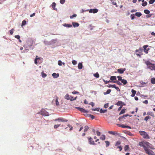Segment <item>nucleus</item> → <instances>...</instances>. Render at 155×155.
Wrapping results in <instances>:
<instances>
[{
  "instance_id": "dca6fc26",
  "label": "nucleus",
  "mask_w": 155,
  "mask_h": 155,
  "mask_svg": "<svg viewBox=\"0 0 155 155\" xmlns=\"http://www.w3.org/2000/svg\"><path fill=\"white\" fill-rule=\"evenodd\" d=\"M142 2H143L142 4V5L143 6H145L147 4V2L146 1H144V0H142Z\"/></svg>"
},
{
  "instance_id": "4d7b16f0",
  "label": "nucleus",
  "mask_w": 155,
  "mask_h": 155,
  "mask_svg": "<svg viewBox=\"0 0 155 155\" xmlns=\"http://www.w3.org/2000/svg\"><path fill=\"white\" fill-rule=\"evenodd\" d=\"M15 37L16 38H17L18 39H19L20 38V36L19 35H15Z\"/></svg>"
},
{
  "instance_id": "9d476101",
  "label": "nucleus",
  "mask_w": 155,
  "mask_h": 155,
  "mask_svg": "<svg viewBox=\"0 0 155 155\" xmlns=\"http://www.w3.org/2000/svg\"><path fill=\"white\" fill-rule=\"evenodd\" d=\"M76 108L78 110H79L80 111H81L83 113H87V112L86 110H85L84 109H83L82 108H80V107H76Z\"/></svg>"
},
{
  "instance_id": "473e14b6",
  "label": "nucleus",
  "mask_w": 155,
  "mask_h": 155,
  "mask_svg": "<svg viewBox=\"0 0 155 155\" xmlns=\"http://www.w3.org/2000/svg\"><path fill=\"white\" fill-rule=\"evenodd\" d=\"M55 103H56V105L57 106H58L59 104V102L58 101V97H57V98L56 99Z\"/></svg>"
},
{
  "instance_id": "4c0bfd02",
  "label": "nucleus",
  "mask_w": 155,
  "mask_h": 155,
  "mask_svg": "<svg viewBox=\"0 0 155 155\" xmlns=\"http://www.w3.org/2000/svg\"><path fill=\"white\" fill-rule=\"evenodd\" d=\"M120 143H121V142L120 141H117L115 144V146L117 147H119L118 146L120 144Z\"/></svg>"
},
{
  "instance_id": "c9c22d12",
  "label": "nucleus",
  "mask_w": 155,
  "mask_h": 155,
  "mask_svg": "<svg viewBox=\"0 0 155 155\" xmlns=\"http://www.w3.org/2000/svg\"><path fill=\"white\" fill-rule=\"evenodd\" d=\"M107 111V110H103L102 109H101L100 110V112L101 113H104L106 112Z\"/></svg>"
},
{
  "instance_id": "a18cd8bd",
  "label": "nucleus",
  "mask_w": 155,
  "mask_h": 155,
  "mask_svg": "<svg viewBox=\"0 0 155 155\" xmlns=\"http://www.w3.org/2000/svg\"><path fill=\"white\" fill-rule=\"evenodd\" d=\"M26 21L25 20H23L22 23V25L21 26H23L25 25L26 24Z\"/></svg>"
},
{
  "instance_id": "6ab92c4d",
  "label": "nucleus",
  "mask_w": 155,
  "mask_h": 155,
  "mask_svg": "<svg viewBox=\"0 0 155 155\" xmlns=\"http://www.w3.org/2000/svg\"><path fill=\"white\" fill-rule=\"evenodd\" d=\"M83 65L81 63H79L78 65V68L80 69L82 68Z\"/></svg>"
},
{
  "instance_id": "6e6552de",
  "label": "nucleus",
  "mask_w": 155,
  "mask_h": 155,
  "mask_svg": "<svg viewBox=\"0 0 155 155\" xmlns=\"http://www.w3.org/2000/svg\"><path fill=\"white\" fill-rule=\"evenodd\" d=\"M148 46V45H145L143 47L144 49V51L146 54H147L148 53V51L150 49L149 48H147Z\"/></svg>"
},
{
  "instance_id": "72a5a7b5",
  "label": "nucleus",
  "mask_w": 155,
  "mask_h": 155,
  "mask_svg": "<svg viewBox=\"0 0 155 155\" xmlns=\"http://www.w3.org/2000/svg\"><path fill=\"white\" fill-rule=\"evenodd\" d=\"M94 76L96 78H98L99 77V75L98 73L97 72L94 74Z\"/></svg>"
},
{
  "instance_id": "58836bf2",
  "label": "nucleus",
  "mask_w": 155,
  "mask_h": 155,
  "mask_svg": "<svg viewBox=\"0 0 155 155\" xmlns=\"http://www.w3.org/2000/svg\"><path fill=\"white\" fill-rule=\"evenodd\" d=\"M123 103V102L121 101H118L116 104V105H117V106H120L121 104H122Z\"/></svg>"
},
{
  "instance_id": "6e6d98bb",
  "label": "nucleus",
  "mask_w": 155,
  "mask_h": 155,
  "mask_svg": "<svg viewBox=\"0 0 155 155\" xmlns=\"http://www.w3.org/2000/svg\"><path fill=\"white\" fill-rule=\"evenodd\" d=\"M65 0H60V2L61 4H63L65 2Z\"/></svg>"
},
{
  "instance_id": "aec40b11",
  "label": "nucleus",
  "mask_w": 155,
  "mask_h": 155,
  "mask_svg": "<svg viewBox=\"0 0 155 155\" xmlns=\"http://www.w3.org/2000/svg\"><path fill=\"white\" fill-rule=\"evenodd\" d=\"M55 6H56V3L55 2H53L52 4V7L53 8V9L54 10H57V9L56 8H55Z\"/></svg>"
},
{
  "instance_id": "680f3d73",
  "label": "nucleus",
  "mask_w": 155,
  "mask_h": 155,
  "mask_svg": "<svg viewBox=\"0 0 155 155\" xmlns=\"http://www.w3.org/2000/svg\"><path fill=\"white\" fill-rule=\"evenodd\" d=\"M89 104L91 105L92 107H94V103H93L92 102H91Z\"/></svg>"
},
{
  "instance_id": "f257e3e1",
  "label": "nucleus",
  "mask_w": 155,
  "mask_h": 155,
  "mask_svg": "<svg viewBox=\"0 0 155 155\" xmlns=\"http://www.w3.org/2000/svg\"><path fill=\"white\" fill-rule=\"evenodd\" d=\"M139 144L140 146L142 147L143 148L147 154L148 155H154V152L148 149L149 148L152 149H154L153 146L149 143L145 141H143L140 142Z\"/></svg>"
},
{
  "instance_id": "09e8293b",
  "label": "nucleus",
  "mask_w": 155,
  "mask_h": 155,
  "mask_svg": "<svg viewBox=\"0 0 155 155\" xmlns=\"http://www.w3.org/2000/svg\"><path fill=\"white\" fill-rule=\"evenodd\" d=\"M62 62L60 60H59L58 61V64L59 66H61L62 65Z\"/></svg>"
},
{
  "instance_id": "f704fd0d",
  "label": "nucleus",
  "mask_w": 155,
  "mask_h": 155,
  "mask_svg": "<svg viewBox=\"0 0 155 155\" xmlns=\"http://www.w3.org/2000/svg\"><path fill=\"white\" fill-rule=\"evenodd\" d=\"M129 148V146L128 145H126L124 147V150L125 151H127Z\"/></svg>"
},
{
  "instance_id": "1a4fd4ad",
  "label": "nucleus",
  "mask_w": 155,
  "mask_h": 155,
  "mask_svg": "<svg viewBox=\"0 0 155 155\" xmlns=\"http://www.w3.org/2000/svg\"><path fill=\"white\" fill-rule=\"evenodd\" d=\"M126 70L125 68H121L118 69L117 70V72L120 74H123L124 72Z\"/></svg>"
},
{
  "instance_id": "37998d69",
  "label": "nucleus",
  "mask_w": 155,
  "mask_h": 155,
  "mask_svg": "<svg viewBox=\"0 0 155 155\" xmlns=\"http://www.w3.org/2000/svg\"><path fill=\"white\" fill-rule=\"evenodd\" d=\"M105 142L106 143V147H107L109 146L110 145V143L108 141H105Z\"/></svg>"
},
{
  "instance_id": "393cba45",
  "label": "nucleus",
  "mask_w": 155,
  "mask_h": 155,
  "mask_svg": "<svg viewBox=\"0 0 155 155\" xmlns=\"http://www.w3.org/2000/svg\"><path fill=\"white\" fill-rule=\"evenodd\" d=\"M65 27H67L68 28L71 27H72V25H70L68 24H64L63 25Z\"/></svg>"
},
{
  "instance_id": "bb28decb",
  "label": "nucleus",
  "mask_w": 155,
  "mask_h": 155,
  "mask_svg": "<svg viewBox=\"0 0 155 155\" xmlns=\"http://www.w3.org/2000/svg\"><path fill=\"white\" fill-rule=\"evenodd\" d=\"M111 92V90L110 89H108L107 90V91L106 92H105L104 93V95H106L107 94H109Z\"/></svg>"
},
{
  "instance_id": "c03bdc74",
  "label": "nucleus",
  "mask_w": 155,
  "mask_h": 155,
  "mask_svg": "<svg viewBox=\"0 0 155 155\" xmlns=\"http://www.w3.org/2000/svg\"><path fill=\"white\" fill-rule=\"evenodd\" d=\"M155 2V0H150L149 1L150 4H152Z\"/></svg>"
},
{
  "instance_id": "864d4df0",
  "label": "nucleus",
  "mask_w": 155,
  "mask_h": 155,
  "mask_svg": "<svg viewBox=\"0 0 155 155\" xmlns=\"http://www.w3.org/2000/svg\"><path fill=\"white\" fill-rule=\"evenodd\" d=\"M68 126L69 127H70V130L71 131V130H72L73 128V127L72 126L70 125V124H68Z\"/></svg>"
},
{
  "instance_id": "3c124183",
  "label": "nucleus",
  "mask_w": 155,
  "mask_h": 155,
  "mask_svg": "<svg viewBox=\"0 0 155 155\" xmlns=\"http://www.w3.org/2000/svg\"><path fill=\"white\" fill-rule=\"evenodd\" d=\"M117 78H118V81H121L122 80V77L121 76H118L117 77Z\"/></svg>"
},
{
  "instance_id": "79ce46f5",
  "label": "nucleus",
  "mask_w": 155,
  "mask_h": 155,
  "mask_svg": "<svg viewBox=\"0 0 155 155\" xmlns=\"http://www.w3.org/2000/svg\"><path fill=\"white\" fill-rule=\"evenodd\" d=\"M98 10L97 9H92V12L93 13H95L98 12Z\"/></svg>"
},
{
  "instance_id": "39448f33",
  "label": "nucleus",
  "mask_w": 155,
  "mask_h": 155,
  "mask_svg": "<svg viewBox=\"0 0 155 155\" xmlns=\"http://www.w3.org/2000/svg\"><path fill=\"white\" fill-rule=\"evenodd\" d=\"M55 121H58L59 122H67L68 121V120L62 117H60L58 119H55L54 120Z\"/></svg>"
},
{
  "instance_id": "13d9d810",
  "label": "nucleus",
  "mask_w": 155,
  "mask_h": 155,
  "mask_svg": "<svg viewBox=\"0 0 155 155\" xmlns=\"http://www.w3.org/2000/svg\"><path fill=\"white\" fill-rule=\"evenodd\" d=\"M108 103H107L104 104V107L105 108H106L108 107Z\"/></svg>"
},
{
  "instance_id": "20e7f679",
  "label": "nucleus",
  "mask_w": 155,
  "mask_h": 155,
  "mask_svg": "<svg viewBox=\"0 0 155 155\" xmlns=\"http://www.w3.org/2000/svg\"><path fill=\"white\" fill-rule=\"evenodd\" d=\"M135 51L136 54L139 57H141V55L143 54V49L141 48H140L139 49L136 50Z\"/></svg>"
},
{
  "instance_id": "9b49d317",
  "label": "nucleus",
  "mask_w": 155,
  "mask_h": 155,
  "mask_svg": "<svg viewBox=\"0 0 155 155\" xmlns=\"http://www.w3.org/2000/svg\"><path fill=\"white\" fill-rule=\"evenodd\" d=\"M108 133L110 134H111L114 135H115L118 134L117 133L116 131H108Z\"/></svg>"
},
{
  "instance_id": "0e129e2a",
  "label": "nucleus",
  "mask_w": 155,
  "mask_h": 155,
  "mask_svg": "<svg viewBox=\"0 0 155 155\" xmlns=\"http://www.w3.org/2000/svg\"><path fill=\"white\" fill-rule=\"evenodd\" d=\"M117 148H119V149H120V151L122 150V147L121 146H119V147H117Z\"/></svg>"
},
{
  "instance_id": "423d86ee",
  "label": "nucleus",
  "mask_w": 155,
  "mask_h": 155,
  "mask_svg": "<svg viewBox=\"0 0 155 155\" xmlns=\"http://www.w3.org/2000/svg\"><path fill=\"white\" fill-rule=\"evenodd\" d=\"M41 114L42 115H44L45 116H48L49 115V114L48 113L46 112L45 110L42 109L41 110Z\"/></svg>"
},
{
  "instance_id": "cd10ccee",
  "label": "nucleus",
  "mask_w": 155,
  "mask_h": 155,
  "mask_svg": "<svg viewBox=\"0 0 155 155\" xmlns=\"http://www.w3.org/2000/svg\"><path fill=\"white\" fill-rule=\"evenodd\" d=\"M84 132L87 131L89 129V127L87 126H85L84 127Z\"/></svg>"
},
{
  "instance_id": "4468645a",
  "label": "nucleus",
  "mask_w": 155,
  "mask_h": 155,
  "mask_svg": "<svg viewBox=\"0 0 155 155\" xmlns=\"http://www.w3.org/2000/svg\"><path fill=\"white\" fill-rule=\"evenodd\" d=\"M131 92L132 94H131V96L132 97H134L135 94L136 93V91L134 90V89H132L131 90Z\"/></svg>"
},
{
  "instance_id": "ea45409f",
  "label": "nucleus",
  "mask_w": 155,
  "mask_h": 155,
  "mask_svg": "<svg viewBox=\"0 0 155 155\" xmlns=\"http://www.w3.org/2000/svg\"><path fill=\"white\" fill-rule=\"evenodd\" d=\"M126 110L125 109H122L121 111L120 112L119 114H121L124 113L125 112V111Z\"/></svg>"
},
{
  "instance_id": "774afa93",
  "label": "nucleus",
  "mask_w": 155,
  "mask_h": 155,
  "mask_svg": "<svg viewBox=\"0 0 155 155\" xmlns=\"http://www.w3.org/2000/svg\"><path fill=\"white\" fill-rule=\"evenodd\" d=\"M115 88L117 90V91H120V89L118 87H117L116 86L115 87Z\"/></svg>"
},
{
  "instance_id": "c85d7f7f",
  "label": "nucleus",
  "mask_w": 155,
  "mask_h": 155,
  "mask_svg": "<svg viewBox=\"0 0 155 155\" xmlns=\"http://www.w3.org/2000/svg\"><path fill=\"white\" fill-rule=\"evenodd\" d=\"M105 136L104 135H102L100 137V139L104 140L105 139Z\"/></svg>"
},
{
  "instance_id": "ddd939ff",
  "label": "nucleus",
  "mask_w": 155,
  "mask_h": 155,
  "mask_svg": "<svg viewBox=\"0 0 155 155\" xmlns=\"http://www.w3.org/2000/svg\"><path fill=\"white\" fill-rule=\"evenodd\" d=\"M128 116H129L130 115L129 114L124 115L123 116H121L120 117H119V120L120 121H121L122 119H123V118Z\"/></svg>"
},
{
  "instance_id": "f03ea898",
  "label": "nucleus",
  "mask_w": 155,
  "mask_h": 155,
  "mask_svg": "<svg viewBox=\"0 0 155 155\" xmlns=\"http://www.w3.org/2000/svg\"><path fill=\"white\" fill-rule=\"evenodd\" d=\"M145 64L147 66V68L150 69L151 71H155V64H152L148 61H145Z\"/></svg>"
},
{
  "instance_id": "bf43d9fd",
  "label": "nucleus",
  "mask_w": 155,
  "mask_h": 155,
  "mask_svg": "<svg viewBox=\"0 0 155 155\" xmlns=\"http://www.w3.org/2000/svg\"><path fill=\"white\" fill-rule=\"evenodd\" d=\"M97 134L98 136H100L101 135V133L98 130L96 131Z\"/></svg>"
},
{
  "instance_id": "b1692460",
  "label": "nucleus",
  "mask_w": 155,
  "mask_h": 155,
  "mask_svg": "<svg viewBox=\"0 0 155 155\" xmlns=\"http://www.w3.org/2000/svg\"><path fill=\"white\" fill-rule=\"evenodd\" d=\"M147 115H151L153 116V117H154V114L152 112H148L147 113Z\"/></svg>"
},
{
  "instance_id": "052dcab7",
  "label": "nucleus",
  "mask_w": 155,
  "mask_h": 155,
  "mask_svg": "<svg viewBox=\"0 0 155 155\" xmlns=\"http://www.w3.org/2000/svg\"><path fill=\"white\" fill-rule=\"evenodd\" d=\"M89 117L91 118L92 119H94L95 118V117L94 115H91V114H90L89 115Z\"/></svg>"
},
{
  "instance_id": "69168bd1",
  "label": "nucleus",
  "mask_w": 155,
  "mask_h": 155,
  "mask_svg": "<svg viewBox=\"0 0 155 155\" xmlns=\"http://www.w3.org/2000/svg\"><path fill=\"white\" fill-rule=\"evenodd\" d=\"M143 103L144 104H147L148 103V101L147 100H146L145 101H143Z\"/></svg>"
},
{
  "instance_id": "49530a36",
  "label": "nucleus",
  "mask_w": 155,
  "mask_h": 155,
  "mask_svg": "<svg viewBox=\"0 0 155 155\" xmlns=\"http://www.w3.org/2000/svg\"><path fill=\"white\" fill-rule=\"evenodd\" d=\"M14 31V29L12 28L11 30L9 31V32L11 34V35H12Z\"/></svg>"
},
{
  "instance_id": "a211bd4d",
  "label": "nucleus",
  "mask_w": 155,
  "mask_h": 155,
  "mask_svg": "<svg viewBox=\"0 0 155 155\" xmlns=\"http://www.w3.org/2000/svg\"><path fill=\"white\" fill-rule=\"evenodd\" d=\"M70 96H69V94H66L65 95V96L64 97V98H65V99L68 100H70Z\"/></svg>"
},
{
  "instance_id": "603ef678",
  "label": "nucleus",
  "mask_w": 155,
  "mask_h": 155,
  "mask_svg": "<svg viewBox=\"0 0 155 155\" xmlns=\"http://www.w3.org/2000/svg\"><path fill=\"white\" fill-rule=\"evenodd\" d=\"M77 16V15L76 14H74L72 15V16H70V18H73L74 17H76Z\"/></svg>"
},
{
  "instance_id": "2eb2a0df",
  "label": "nucleus",
  "mask_w": 155,
  "mask_h": 155,
  "mask_svg": "<svg viewBox=\"0 0 155 155\" xmlns=\"http://www.w3.org/2000/svg\"><path fill=\"white\" fill-rule=\"evenodd\" d=\"M116 77L115 76H112L110 78V79L112 81V82H113V81H116Z\"/></svg>"
},
{
  "instance_id": "412c9836",
  "label": "nucleus",
  "mask_w": 155,
  "mask_h": 155,
  "mask_svg": "<svg viewBox=\"0 0 155 155\" xmlns=\"http://www.w3.org/2000/svg\"><path fill=\"white\" fill-rule=\"evenodd\" d=\"M135 15L138 17H140L142 15V14L139 12H137L135 13Z\"/></svg>"
},
{
  "instance_id": "a19ab883",
  "label": "nucleus",
  "mask_w": 155,
  "mask_h": 155,
  "mask_svg": "<svg viewBox=\"0 0 155 155\" xmlns=\"http://www.w3.org/2000/svg\"><path fill=\"white\" fill-rule=\"evenodd\" d=\"M61 125L60 124H55L54 125V127L55 129H56L58 128Z\"/></svg>"
},
{
  "instance_id": "e433bc0d",
  "label": "nucleus",
  "mask_w": 155,
  "mask_h": 155,
  "mask_svg": "<svg viewBox=\"0 0 155 155\" xmlns=\"http://www.w3.org/2000/svg\"><path fill=\"white\" fill-rule=\"evenodd\" d=\"M144 12L145 13L147 14H149L150 13V11L147 9L145 10L144 11Z\"/></svg>"
},
{
  "instance_id": "4be33fe9",
  "label": "nucleus",
  "mask_w": 155,
  "mask_h": 155,
  "mask_svg": "<svg viewBox=\"0 0 155 155\" xmlns=\"http://www.w3.org/2000/svg\"><path fill=\"white\" fill-rule=\"evenodd\" d=\"M121 81L124 85H125L127 83V80L125 79H122Z\"/></svg>"
},
{
  "instance_id": "338daca9",
  "label": "nucleus",
  "mask_w": 155,
  "mask_h": 155,
  "mask_svg": "<svg viewBox=\"0 0 155 155\" xmlns=\"http://www.w3.org/2000/svg\"><path fill=\"white\" fill-rule=\"evenodd\" d=\"M37 58H35V64H38V62H37Z\"/></svg>"
},
{
  "instance_id": "e2e57ef3",
  "label": "nucleus",
  "mask_w": 155,
  "mask_h": 155,
  "mask_svg": "<svg viewBox=\"0 0 155 155\" xmlns=\"http://www.w3.org/2000/svg\"><path fill=\"white\" fill-rule=\"evenodd\" d=\"M92 110H93V111H95V110H97V111H99V109L98 108H96L94 109H92Z\"/></svg>"
},
{
  "instance_id": "f3484780",
  "label": "nucleus",
  "mask_w": 155,
  "mask_h": 155,
  "mask_svg": "<svg viewBox=\"0 0 155 155\" xmlns=\"http://www.w3.org/2000/svg\"><path fill=\"white\" fill-rule=\"evenodd\" d=\"M72 25L74 27H78L79 25L78 23L76 22H73Z\"/></svg>"
},
{
  "instance_id": "0eeeda50",
  "label": "nucleus",
  "mask_w": 155,
  "mask_h": 155,
  "mask_svg": "<svg viewBox=\"0 0 155 155\" xmlns=\"http://www.w3.org/2000/svg\"><path fill=\"white\" fill-rule=\"evenodd\" d=\"M88 142L90 144L96 145V144L94 143V141L93 140V139L90 137L88 138Z\"/></svg>"
},
{
  "instance_id": "8fccbe9b",
  "label": "nucleus",
  "mask_w": 155,
  "mask_h": 155,
  "mask_svg": "<svg viewBox=\"0 0 155 155\" xmlns=\"http://www.w3.org/2000/svg\"><path fill=\"white\" fill-rule=\"evenodd\" d=\"M126 134L130 136H132L133 135L129 131H127Z\"/></svg>"
},
{
  "instance_id": "a878e982",
  "label": "nucleus",
  "mask_w": 155,
  "mask_h": 155,
  "mask_svg": "<svg viewBox=\"0 0 155 155\" xmlns=\"http://www.w3.org/2000/svg\"><path fill=\"white\" fill-rule=\"evenodd\" d=\"M113 82L115 83H116V84H117L118 85H122V84L119 81H118L116 80L115 81H113Z\"/></svg>"
},
{
  "instance_id": "2f4dec72",
  "label": "nucleus",
  "mask_w": 155,
  "mask_h": 155,
  "mask_svg": "<svg viewBox=\"0 0 155 155\" xmlns=\"http://www.w3.org/2000/svg\"><path fill=\"white\" fill-rule=\"evenodd\" d=\"M77 98V97H76L75 98H74L73 97L70 96V100H71V101H73L75 100Z\"/></svg>"
},
{
  "instance_id": "7c9ffc66",
  "label": "nucleus",
  "mask_w": 155,
  "mask_h": 155,
  "mask_svg": "<svg viewBox=\"0 0 155 155\" xmlns=\"http://www.w3.org/2000/svg\"><path fill=\"white\" fill-rule=\"evenodd\" d=\"M41 76L42 78H45L47 76V74H46L44 73L43 71L41 72Z\"/></svg>"
},
{
  "instance_id": "5701e85b",
  "label": "nucleus",
  "mask_w": 155,
  "mask_h": 155,
  "mask_svg": "<svg viewBox=\"0 0 155 155\" xmlns=\"http://www.w3.org/2000/svg\"><path fill=\"white\" fill-rule=\"evenodd\" d=\"M151 82L152 84H155V78H152L151 79Z\"/></svg>"
},
{
  "instance_id": "f8f14e48",
  "label": "nucleus",
  "mask_w": 155,
  "mask_h": 155,
  "mask_svg": "<svg viewBox=\"0 0 155 155\" xmlns=\"http://www.w3.org/2000/svg\"><path fill=\"white\" fill-rule=\"evenodd\" d=\"M52 76L54 78H57L59 77V74L58 73L56 74L55 73H54L52 74Z\"/></svg>"
},
{
  "instance_id": "5fc2aeb1",
  "label": "nucleus",
  "mask_w": 155,
  "mask_h": 155,
  "mask_svg": "<svg viewBox=\"0 0 155 155\" xmlns=\"http://www.w3.org/2000/svg\"><path fill=\"white\" fill-rule=\"evenodd\" d=\"M130 17L131 19L133 20L134 19L135 17L134 14H131L130 15Z\"/></svg>"
},
{
  "instance_id": "de8ad7c7",
  "label": "nucleus",
  "mask_w": 155,
  "mask_h": 155,
  "mask_svg": "<svg viewBox=\"0 0 155 155\" xmlns=\"http://www.w3.org/2000/svg\"><path fill=\"white\" fill-rule=\"evenodd\" d=\"M72 63L73 65H75L77 64V62L76 61L73 60L72 61Z\"/></svg>"
},
{
  "instance_id": "7ed1b4c3",
  "label": "nucleus",
  "mask_w": 155,
  "mask_h": 155,
  "mask_svg": "<svg viewBox=\"0 0 155 155\" xmlns=\"http://www.w3.org/2000/svg\"><path fill=\"white\" fill-rule=\"evenodd\" d=\"M139 133L142 136L143 138L146 139H150V137L148 134L144 131H140Z\"/></svg>"
},
{
  "instance_id": "c756f323",
  "label": "nucleus",
  "mask_w": 155,
  "mask_h": 155,
  "mask_svg": "<svg viewBox=\"0 0 155 155\" xmlns=\"http://www.w3.org/2000/svg\"><path fill=\"white\" fill-rule=\"evenodd\" d=\"M151 118V117L149 116H147L144 119V120L146 122H147L148 120L149 119H150Z\"/></svg>"
}]
</instances>
